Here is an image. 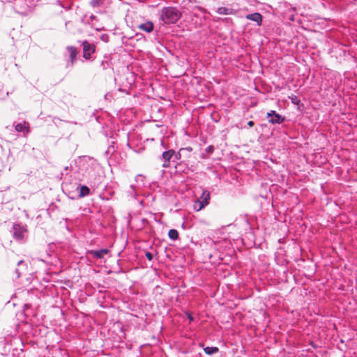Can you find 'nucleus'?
<instances>
[{
    "instance_id": "obj_1",
    "label": "nucleus",
    "mask_w": 357,
    "mask_h": 357,
    "mask_svg": "<svg viewBox=\"0 0 357 357\" xmlns=\"http://www.w3.org/2000/svg\"><path fill=\"white\" fill-rule=\"evenodd\" d=\"M75 165L78 168V172L85 177L89 183L98 185L100 182V165L96 159L88 155L79 156L75 160Z\"/></svg>"
},
{
    "instance_id": "obj_2",
    "label": "nucleus",
    "mask_w": 357,
    "mask_h": 357,
    "mask_svg": "<svg viewBox=\"0 0 357 357\" xmlns=\"http://www.w3.org/2000/svg\"><path fill=\"white\" fill-rule=\"evenodd\" d=\"M181 13L174 8H165L161 11L160 19L165 24L176 23L180 18Z\"/></svg>"
},
{
    "instance_id": "obj_3",
    "label": "nucleus",
    "mask_w": 357,
    "mask_h": 357,
    "mask_svg": "<svg viewBox=\"0 0 357 357\" xmlns=\"http://www.w3.org/2000/svg\"><path fill=\"white\" fill-rule=\"evenodd\" d=\"M12 233L15 240L24 241L27 237V227L22 223H15L12 228Z\"/></svg>"
},
{
    "instance_id": "obj_4",
    "label": "nucleus",
    "mask_w": 357,
    "mask_h": 357,
    "mask_svg": "<svg viewBox=\"0 0 357 357\" xmlns=\"http://www.w3.org/2000/svg\"><path fill=\"white\" fill-rule=\"evenodd\" d=\"M211 198L210 192L204 190L199 199L196 200L193 204V208L196 211H199L209 204Z\"/></svg>"
},
{
    "instance_id": "obj_5",
    "label": "nucleus",
    "mask_w": 357,
    "mask_h": 357,
    "mask_svg": "<svg viewBox=\"0 0 357 357\" xmlns=\"http://www.w3.org/2000/svg\"><path fill=\"white\" fill-rule=\"evenodd\" d=\"M179 158L180 157L173 149H169L163 152L162 154V159L163 160L162 167L165 168L169 167L170 165V161L175 162L178 160Z\"/></svg>"
},
{
    "instance_id": "obj_6",
    "label": "nucleus",
    "mask_w": 357,
    "mask_h": 357,
    "mask_svg": "<svg viewBox=\"0 0 357 357\" xmlns=\"http://www.w3.org/2000/svg\"><path fill=\"white\" fill-rule=\"evenodd\" d=\"M266 118L268 121L274 124V123H281L284 121V117L276 113L275 111H270L266 114Z\"/></svg>"
},
{
    "instance_id": "obj_7",
    "label": "nucleus",
    "mask_w": 357,
    "mask_h": 357,
    "mask_svg": "<svg viewBox=\"0 0 357 357\" xmlns=\"http://www.w3.org/2000/svg\"><path fill=\"white\" fill-rule=\"evenodd\" d=\"M82 45L84 58L86 59H90L91 54L95 52V46L86 40L83 42Z\"/></svg>"
},
{
    "instance_id": "obj_8",
    "label": "nucleus",
    "mask_w": 357,
    "mask_h": 357,
    "mask_svg": "<svg viewBox=\"0 0 357 357\" xmlns=\"http://www.w3.org/2000/svg\"><path fill=\"white\" fill-rule=\"evenodd\" d=\"M15 128L17 132L28 133L30 132L29 123L25 121L16 124Z\"/></svg>"
},
{
    "instance_id": "obj_9",
    "label": "nucleus",
    "mask_w": 357,
    "mask_h": 357,
    "mask_svg": "<svg viewBox=\"0 0 357 357\" xmlns=\"http://www.w3.org/2000/svg\"><path fill=\"white\" fill-rule=\"evenodd\" d=\"M246 19L249 20H252L253 22H256L257 25H261L262 22V16L259 13H255L252 14H248L246 15Z\"/></svg>"
},
{
    "instance_id": "obj_10",
    "label": "nucleus",
    "mask_w": 357,
    "mask_h": 357,
    "mask_svg": "<svg viewBox=\"0 0 357 357\" xmlns=\"http://www.w3.org/2000/svg\"><path fill=\"white\" fill-rule=\"evenodd\" d=\"M138 28L145 32L151 33L153 29V24L150 22H146L144 23L140 24L138 26Z\"/></svg>"
},
{
    "instance_id": "obj_11",
    "label": "nucleus",
    "mask_w": 357,
    "mask_h": 357,
    "mask_svg": "<svg viewBox=\"0 0 357 357\" xmlns=\"http://www.w3.org/2000/svg\"><path fill=\"white\" fill-rule=\"evenodd\" d=\"M77 190L79 192V197H84L90 194L89 188L86 185H79L77 187Z\"/></svg>"
},
{
    "instance_id": "obj_12",
    "label": "nucleus",
    "mask_w": 357,
    "mask_h": 357,
    "mask_svg": "<svg viewBox=\"0 0 357 357\" xmlns=\"http://www.w3.org/2000/svg\"><path fill=\"white\" fill-rule=\"evenodd\" d=\"M109 252L107 249H100L98 250H91L90 253L97 259H101L105 255H107Z\"/></svg>"
},
{
    "instance_id": "obj_13",
    "label": "nucleus",
    "mask_w": 357,
    "mask_h": 357,
    "mask_svg": "<svg viewBox=\"0 0 357 357\" xmlns=\"http://www.w3.org/2000/svg\"><path fill=\"white\" fill-rule=\"evenodd\" d=\"M216 12L220 15H234L235 10L232 8H226V7H220L217 9Z\"/></svg>"
},
{
    "instance_id": "obj_14",
    "label": "nucleus",
    "mask_w": 357,
    "mask_h": 357,
    "mask_svg": "<svg viewBox=\"0 0 357 357\" xmlns=\"http://www.w3.org/2000/svg\"><path fill=\"white\" fill-rule=\"evenodd\" d=\"M67 50L70 52V59L71 60L72 63H73L74 60L76 58L77 52L75 47L73 46H69L67 47Z\"/></svg>"
},
{
    "instance_id": "obj_15",
    "label": "nucleus",
    "mask_w": 357,
    "mask_h": 357,
    "mask_svg": "<svg viewBox=\"0 0 357 357\" xmlns=\"http://www.w3.org/2000/svg\"><path fill=\"white\" fill-rule=\"evenodd\" d=\"M205 353L208 355H212L218 352L219 349L216 347H206L204 349Z\"/></svg>"
},
{
    "instance_id": "obj_16",
    "label": "nucleus",
    "mask_w": 357,
    "mask_h": 357,
    "mask_svg": "<svg viewBox=\"0 0 357 357\" xmlns=\"http://www.w3.org/2000/svg\"><path fill=\"white\" fill-rule=\"evenodd\" d=\"M169 237L172 240H176L178 238V232L177 230L172 229L168 232Z\"/></svg>"
},
{
    "instance_id": "obj_17",
    "label": "nucleus",
    "mask_w": 357,
    "mask_h": 357,
    "mask_svg": "<svg viewBox=\"0 0 357 357\" xmlns=\"http://www.w3.org/2000/svg\"><path fill=\"white\" fill-rule=\"evenodd\" d=\"M213 150H214V146L211 145V146H208L206 149H205V151H206V153H202V158H206L208 157V155L211 153H212L213 152Z\"/></svg>"
},
{
    "instance_id": "obj_18",
    "label": "nucleus",
    "mask_w": 357,
    "mask_h": 357,
    "mask_svg": "<svg viewBox=\"0 0 357 357\" xmlns=\"http://www.w3.org/2000/svg\"><path fill=\"white\" fill-rule=\"evenodd\" d=\"M136 135H128V138H127V145L130 147V148H132V144H133V139L135 138Z\"/></svg>"
},
{
    "instance_id": "obj_19",
    "label": "nucleus",
    "mask_w": 357,
    "mask_h": 357,
    "mask_svg": "<svg viewBox=\"0 0 357 357\" xmlns=\"http://www.w3.org/2000/svg\"><path fill=\"white\" fill-rule=\"evenodd\" d=\"M145 256L146 259L149 261H151L153 259V255L149 252H146Z\"/></svg>"
},
{
    "instance_id": "obj_20",
    "label": "nucleus",
    "mask_w": 357,
    "mask_h": 357,
    "mask_svg": "<svg viewBox=\"0 0 357 357\" xmlns=\"http://www.w3.org/2000/svg\"><path fill=\"white\" fill-rule=\"evenodd\" d=\"M291 102L294 104L298 105L299 103L300 100L298 99V98L296 96H294V97L291 98Z\"/></svg>"
},
{
    "instance_id": "obj_21",
    "label": "nucleus",
    "mask_w": 357,
    "mask_h": 357,
    "mask_svg": "<svg viewBox=\"0 0 357 357\" xmlns=\"http://www.w3.org/2000/svg\"><path fill=\"white\" fill-rule=\"evenodd\" d=\"M17 266L22 269L23 266H25L24 261L23 260H20L17 262Z\"/></svg>"
},
{
    "instance_id": "obj_22",
    "label": "nucleus",
    "mask_w": 357,
    "mask_h": 357,
    "mask_svg": "<svg viewBox=\"0 0 357 357\" xmlns=\"http://www.w3.org/2000/svg\"><path fill=\"white\" fill-rule=\"evenodd\" d=\"M165 140H166V138H165V137L161 139V144H162V145L164 147H165Z\"/></svg>"
},
{
    "instance_id": "obj_23",
    "label": "nucleus",
    "mask_w": 357,
    "mask_h": 357,
    "mask_svg": "<svg viewBox=\"0 0 357 357\" xmlns=\"http://www.w3.org/2000/svg\"><path fill=\"white\" fill-rule=\"evenodd\" d=\"M15 272L17 273V278H19L20 276V275H21V273L20 272V269L17 268Z\"/></svg>"
},
{
    "instance_id": "obj_24",
    "label": "nucleus",
    "mask_w": 357,
    "mask_h": 357,
    "mask_svg": "<svg viewBox=\"0 0 357 357\" xmlns=\"http://www.w3.org/2000/svg\"><path fill=\"white\" fill-rule=\"evenodd\" d=\"M253 124H254L253 121H249V122H248V125H249L250 126H252Z\"/></svg>"
},
{
    "instance_id": "obj_25",
    "label": "nucleus",
    "mask_w": 357,
    "mask_h": 357,
    "mask_svg": "<svg viewBox=\"0 0 357 357\" xmlns=\"http://www.w3.org/2000/svg\"><path fill=\"white\" fill-rule=\"evenodd\" d=\"M185 149L188 151H191L192 150L191 147H187Z\"/></svg>"
},
{
    "instance_id": "obj_26",
    "label": "nucleus",
    "mask_w": 357,
    "mask_h": 357,
    "mask_svg": "<svg viewBox=\"0 0 357 357\" xmlns=\"http://www.w3.org/2000/svg\"><path fill=\"white\" fill-rule=\"evenodd\" d=\"M131 188L132 189L133 191H135V189L133 188V185H131Z\"/></svg>"
}]
</instances>
